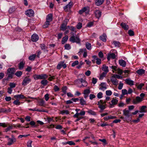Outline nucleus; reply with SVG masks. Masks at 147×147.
<instances>
[{"mask_svg":"<svg viewBox=\"0 0 147 147\" xmlns=\"http://www.w3.org/2000/svg\"><path fill=\"white\" fill-rule=\"evenodd\" d=\"M76 82H77L78 83H82V85L79 87L81 88L82 87H86L88 85V83L86 81V80L82 78H79L75 81Z\"/></svg>","mask_w":147,"mask_h":147,"instance_id":"obj_1","label":"nucleus"},{"mask_svg":"<svg viewBox=\"0 0 147 147\" xmlns=\"http://www.w3.org/2000/svg\"><path fill=\"white\" fill-rule=\"evenodd\" d=\"M15 68L13 67L9 68L7 71L8 79H11L13 77V75L15 72Z\"/></svg>","mask_w":147,"mask_h":147,"instance_id":"obj_2","label":"nucleus"},{"mask_svg":"<svg viewBox=\"0 0 147 147\" xmlns=\"http://www.w3.org/2000/svg\"><path fill=\"white\" fill-rule=\"evenodd\" d=\"M70 41L73 42H76L77 43H79L80 42V40L78 36H74V35L71 36L69 39Z\"/></svg>","mask_w":147,"mask_h":147,"instance_id":"obj_3","label":"nucleus"},{"mask_svg":"<svg viewBox=\"0 0 147 147\" xmlns=\"http://www.w3.org/2000/svg\"><path fill=\"white\" fill-rule=\"evenodd\" d=\"M31 80L29 76L25 77L24 79L22 84L24 86H26L31 82Z\"/></svg>","mask_w":147,"mask_h":147,"instance_id":"obj_4","label":"nucleus"},{"mask_svg":"<svg viewBox=\"0 0 147 147\" xmlns=\"http://www.w3.org/2000/svg\"><path fill=\"white\" fill-rule=\"evenodd\" d=\"M62 67H63V69H65L66 67V65L64 61H60L58 63L57 68V69L59 70Z\"/></svg>","mask_w":147,"mask_h":147,"instance_id":"obj_5","label":"nucleus"},{"mask_svg":"<svg viewBox=\"0 0 147 147\" xmlns=\"http://www.w3.org/2000/svg\"><path fill=\"white\" fill-rule=\"evenodd\" d=\"M16 142V139L13 136H12L11 138L8 139V142L7 144L11 145Z\"/></svg>","mask_w":147,"mask_h":147,"instance_id":"obj_6","label":"nucleus"},{"mask_svg":"<svg viewBox=\"0 0 147 147\" xmlns=\"http://www.w3.org/2000/svg\"><path fill=\"white\" fill-rule=\"evenodd\" d=\"M25 62L24 59H22L20 60V63L18 64V67L20 70L22 69L24 67Z\"/></svg>","mask_w":147,"mask_h":147,"instance_id":"obj_7","label":"nucleus"},{"mask_svg":"<svg viewBox=\"0 0 147 147\" xmlns=\"http://www.w3.org/2000/svg\"><path fill=\"white\" fill-rule=\"evenodd\" d=\"M107 85L105 82H102L99 85V89L104 91L107 89Z\"/></svg>","mask_w":147,"mask_h":147,"instance_id":"obj_8","label":"nucleus"},{"mask_svg":"<svg viewBox=\"0 0 147 147\" xmlns=\"http://www.w3.org/2000/svg\"><path fill=\"white\" fill-rule=\"evenodd\" d=\"M89 11V8L88 7H83L79 11V13L80 14H82L83 13L85 12L86 13H88Z\"/></svg>","mask_w":147,"mask_h":147,"instance_id":"obj_9","label":"nucleus"},{"mask_svg":"<svg viewBox=\"0 0 147 147\" xmlns=\"http://www.w3.org/2000/svg\"><path fill=\"white\" fill-rule=\"evenodd\" d=\"M68 21V20L67 19L65 20L61 26V29L62 30L64 31L66 29Z\"/></svg>","mask_w":147,"mask_h":147,"instance_id":"obj_10","label":"nucleus"},{"mask_svg":"<svg viewBox=\"0 0 147 147\" xmlns=\"http://www.w3.org/2000/svg\"><path fill=\"white\" fill-rule=\"evenodd\" d=\"M34 13V11L32 9H28L25 12L26 15L29 17L33 16Z\"/></svg>","mask_w":147,"mask_h":147,"instance_id":"obj_11","label":"nucleus"},{"mask_svg":"<svg viewBox=\"0 0 147 147\" xmlns=\"http://www.w3.org/2000/svg\"><path fill=\"white\" fill-rule=\"evenodd\" d=\"M111 80L113 85H117L118 84V81L113 75L111 77Z\"/></svg>","mask_w":147,"mask_h":147,"instance_id":"obj_12","label":"nucleus"},{"mask_svg":"<svg viewBox=\"0 0 147 147\" xmlns=\"http://www.w3.org/2000/svg\"><path fill=\"white\" fill-rule=\"evenodd\" d=\"M38 36L36 34H34L31 36V40L33 42H36L38 40Z\"/></svg>","mask_w":147,"mask_h":147,"instance_id":"obj_13","label":"nucleus"},{"mask_svg":"<svg viewBox=\"0 0 147 147\" xmlns=\"http://www.w3.org/2000/svg\"><path fill=\"white\" fill-rule=\"evenodd\" d=\"M126 83L130 86L134 85V81L130 78H128L125 80Z\"/></svg>","mask_w":147,"mask_h":147,"instance_id":"obj_14","label":"nucleus"},{"mask_svg":"<svg viewBox=\"0 0 147 147\" xmlns=\"http://www.w3.org/2000/svg\"><path fill=\"white\" fill-rule=\"evenodd\" d=\"M13 97L16 99H26L27 98L25 96H24V95L21 94L15 95Z\"/></svg>","mask_w":147,"mask_h":147,"instance_id":"obj_15","label":"nucleus"},{"mask_svg":"<svg viewBox=\"0 0 147 147\" xmlns=\"http://www.w3.org/2000/svg\"><path fill=\"white\" fill-rule=\"evenodd\" d=\"M94 13L97 18H99L100 17L101 15V12L99 10H96L94 11Z\"/></svg>","mask_w":147,"mask_h":147,"instance_id":"obj_16","label":"nucleus"},{"mask_svg":"<svg viewBox=\"0 0 147 147\" xmlns=\"http://www.w3.org/2000/svg\"><path fill=\"white\" fill-rule=\"evenodd\" d=\"M142 100V99L139 96H137L136 99L133 100V102L134 104H136L139 102H141Z\"/></svg>","mask_w":147,"mask_h":147,"instance_id":"obj_17","label":"nucleus"},{"mask_svg":"<svg viewBox=\"0 0 147 147\" xmlns=\"http://www.w3.org/2000/svg\"><path fill=\"white\" fill-rule=\"evenodd\" d=\"M115 57L116 55L114 53H110L108 55L107 58L108 60H109L111 59H115Z\"/></svg>","mask_w":147,"mask_h":147,"instance_id":"obj_18","label":"nucleus"},{"mask_svg":"<svg viewBox=\"0 0 147 147\" xmlns=\"http://www.w3.org/2000/svg\"><path fill=\"white\" fill-rule=\"evenodd\" d=\"M107 36L105 34L103 33L99 37L100 39L104 42H106L107 40Z\"/></svg>","mask_w":147,"mask_h":147,"instance_id":"obj_19","label":"nucleus"},{"mask_svg":"<svg viewBox=\"0 0 147 147\" xmlns=\"http://www.w3.org/2000/svg\"><path fill=\"white\" fill-rule=\"evenodd\" d=\"M83 52H84L83 56L84 57H86L87 56V52L86 49H80L78 53H79L80 54H81V53H83Z\"/></svg>","mask_w":147,"mask_h":147,"instance_id":"obj_20","label":"nucleus"},{"mask_svg":"<svg viewBox=\"0 0 147 147\" xmlns=\"http://www.w3.org/2000/svg\"><path fill=\"white\" fill-rule=\"evenodd\" d=\"M53 20V15L52 14L50 13L48 14L46 16V21L51 22Z\"/></svg>","mask_w":147,"mask_h":147,"instance_id":"obj_21","label":"nucleus"},{"mask_svg":"<svg viewBox=\"0 0 147 147\" xmlns=\"http://www.w3.org/2000/svg\"><path fill=\"white\" fill-rule=\"evenodd\" d=\"M123 115L127 117H129L130 116L129 111L126 109L123 111Z\"/></svg>","mask_w":147,"mask_h":147,"instance_id":"obj_22","label":"nucleus"},{"mask_svg":"<svg viewBox=\"0 0 147 147\" xmlns=\"http://www.w3.org/2000/svg\"><path fill=\"white\" fill-rule=\"evenodd\" d=\"M117 118L115 116H111L110 115L108 116H105L104 118V119L105 121H107L110 119H113Z\"/></svg>","mask_w":147,"mask_h":147,"instance_id":"obj_23","label":"nucleus"},{"mask_svg":"<svg viewBox=\"0 0 147 147\" xmlns=\"http://www.w3.org/2000/svg\"><path fill=\"white\" fill-rule=\"evenodd\" d=\"M97 105H98V108L100 109L101 112L106 108L105 105H104L100 104V102H98Z\"/></svg>","mask_w":147,"mask_h":147,"instance_id":"obj_24","label":"nucleus"},{"mask_svg":"<svg viewBox=\"0 0 147 147\" xmlns=\"http://www.w3.org/2000/svg\"><path fill=\"white\" fill-rule=\"evenodd\" d=\"M121 27L125 30H127L129 28L128 26L123 22L121 23Z\"/></svg>","mask_w":147,"mask_h":147,"instance_id":"obj_25","label":"nucleus"},{"mask_svg":"<svg viewBox=\"0 0 147 147\" xmlns=\"http://www.w3.org/2000/svg\"><path fill=\"white\" fill-rule=\"evenodd\" d=\"M120 65L123 67H125L126 65V62L123 60H120L119 61Z\"/></svg>","mask_w":147,"mask_h":147,"instance_id":"obj_26","label":"nucleus"},{"mask_svg":"<svg viewBox=\"0 0 147 147\" xmlns=\"http://www.w3.org/2000/svg\"><path fill=\"white\" fill-rule=\"evenodd\" d=\"M105 0H96L95 3L96 5L97 6H99L102 4L103 3Z\"/></svg>","mask_w":147,"mask_h":147,"instance_id":"obj_27","label":"nucleus"},{"mask_svg":"<svg viewBox=\"0 0 147 147\" xmlns=\"http://www.w3.org/2000/svg\"><path fill=\"white\" fill-rule=\"evenodd\" d=\"M102 70L103 71H104V72L106 73H108L109 71L108 67L105 65H103V67H102Z\"/></svg>","mask_w":147,"mask_h":147,"instance_id":"obj_28","label":"nucleus"},{"mask_svg":"<svg viewBox=\"0 0 147 147\" xmlns=\"http://www.w3.org/2000/svg\"><path fill=\"white\" fill-rule=\"evenodd\" d=\"M136 72L139 75H141L144 73L145 70L142 69H140L137 70Z\"/></svg>","mask_w":147,"mask_h":147,"instance_id":"obj_29","label":"nucleus"},{"mask_svg":"<svg viewBox=\"0 0 147 147\" xmlns=\"http://www.w3.org/2000/svg\"><path fill=\"white\" fill-rule=\"evenodd\" d=\"M36 56V54H33L30 55L28 59L30 60L33 61L34 60Z\"/></svg>","mask_w":147,"mask_h":147,"instance_id":"obj_30","label":"nucleus"},{"mask_svg":"<svg viewBox=\"0 0 147 147\" xmlns=\"http://www.w3.org/2000/svg\"><path fill=\"white\" fill-rule=\"evenodd\" d=\"M16 9V8L15 6H13L10 7L9 10V12L10 13H11L14 12Z\"/></svg>","mask_w":147,"mask_h":147,"instance_id":"obj_31","label":"nucleus"},{"mask_svg":"<svg viewBox=\"0 0 147 147\" xmlns=\"http://www.w3.org/2000/svg\"><path fill=\"white\" fill-rule=\"evenodd\" d=\"M68 39V36L67 35L65 36L64 37H63L62 40V44H64L67 40Z\"/></svg>","mask_w":147,"mask_h":147,"instance_id":"obj_32","label":"nucleus"},{"mask_svg":"<svg viewBox=\"0 0 147 147\" xmlns=\"http://www.w3.org/2000/svg\"><path fill=\"white\" fill-rule=\"evenodd\" d=\"M79 100L80 103L81 105H84L86 104V102L83 98H81Z\"/></svg>","mask_w":147,"mask_h":147,"instance_id":"obj_33","label":"nucleus"},{"mask_svg":"<svg viewBox=\"0 0 147 147\" xmlns=\"http://www.w3.org/2000/svg\"><path fill=\"white\" fill-rule=\"evenodd\" d=\"M147 107L146 106H142L141 107L140 109V113H145L146 111L145 109Z\"/></svg>","mask_w":147,"mask_h":147,"instance_id":"obj_34","label":"nucleus"},{"mask_svg":"<svg viewBox=\"0 0 147 147\" xmlns=\"http://www.w3.org/2000/svg\"><path fill=\"white\" fill-rule=\"evenodd\" d=\"M48 77L47 75L45 74L40 75V79H45Z\"/></svg>","mask_w":147,"mask_h":147,"instance_id":"obj_35","label":"nucleus"},{"mask_svg":"<svg viewBox=\"0 0 147 147\" xmlns=\"http://www.w3.org/2000/svg\"><path fill=\"white\" fill-rule=\"evenodd\" d=\"M50 22L46 21L45 24L43 25L42 27L44 28H47L50 24Z\"/></svg>","mask_w":147,"mask_h":147,"instance_id":"obj_36","label":"nucleus"},{"mask_svg":"<svg viewBox=\"0 0 147 147\" xmlns=\"http://www.w3.org/2000/svg\"><path fill=\"white\" fill-rule=\"evenodd\" d=\"M39 105L41 106H45V101L42 99H40L38 101Z\"/></svg>","mask_w":147,"mask_h":147,"instance_id":"obj_37","label":"nucleus"},{"mask_svg":"<svg viewBox=\"0 0 147 147\" xmlns=\"http://www.w3.org/2000/svg\"><path fill=\"white\" fill-rule=\"evenodd\" d=\"M48 83V81L46 80H43L41 81V84L44 85L46 86Z\"/></svg>","mask_w":147,"mask_h":147,"instance_id":"obj_38","label":"nucleus"},{"mask_svg":"<svg viewBox=\"0 0 147 147\" xmlns=\"http://www.w3.org/2000/svg\"><path fill=\"white\" fill-rule=\"evenodd\" d=\"M90 90L89 89H86L84 91L83 94L84 95H89L90 93Z\"/></svg>","mask_w":147,"mask_h":147,"instance_id":"obj_39","label":"nucleus"},{"mask_svg":"<svg viewBox=\"0 0 147 147\" xmlns=\"http://www.w3.org/2000/svg\"><path fill=\"white\" fill-rule=\"evenodd\" d=\"M36 108H35L34 109H29V110L31 111H37L38 112H45L46 111L45 110H40L39 109H36Z\"/></svg>","mask_w":147,"mask_h":147,"instance_id":"obj_40","label":"nucleus"},{"mask_svg":"<svg viewBox=\"0 0 147 147\" xmlns=\"http://www.w3.org/2000/svg\"><path fill=\"white\" fill-rule=\"evenodd\" d=\"M87 112L90 115H96V113L94 111H93L92 110H88L87 111Z\"/></svg>","mask_w":147,"mask_h":147,"instance_id":"obj_41","label":"nucleus"},{"mask_svg":"<svg viewBox=\"0 0 147 147\" xmlns=\"http://www.w3.org/2000/svg\"><path fill=\"white\" fill-rule=\"evenodd\" d=\"M118 102V100L114 98H113L111 101L112 104L113 105H115L117 104Z\"/></svg>","mask_w":147,"mask_h":147,"instance_id":"obj_42","label":"nucleus"},{"mask_svg":"<svg viewBox=\"0 0 147 147\" xmlns=\"http://www.w3.org/2000/svg\"><path fill=\"white\" fill-rule=\"evenodd\" d=\"M22 72L21 71H17L15 74V75L18 77H20L22 74Z\"/></svg>","mask_w":147,"mask_h":147,"instance_id":"obj_43","label":"nucleus"},{"mask_svg":"<svg viewBox=\"0 0 147 147\" xmlns=\"http://www.w3.org/2000/svg\"><path fill=\"white\" fill-rule=\"evenodd\" d=\"M76 27L78 29H80L82 27V24L81 23L79 22L77 25Z\"/></svg>","mask_w":147,"mask_h":147,"instance_id":"obj_44","label":"nucleus"},{"mask_svg":"<svg viewBox=\"0 0 147 147\" xmlns=\"http://www.w3.org/2000/svg\"><path fill=\"white\" fill-rule=\"evenodd\" d=\"M13 104L16 105H19L20 104V102L19 101L18 99H16L13 102Z\"/></svg>","mask_w":147,"mask_h":147,"instance_id":"obj_45","label":"nucleus"},{"mask_svg":"<svg viewBox=\"0 0 147 147\" xmlns=\"http://www.w3.org/2000/svg\"><path fill=\"white\" fill-rule=\"evenodd\" d=\"M33 78L35 80L40 79V75L34 74L33 75Z\"/></svg>","mask_w":147,"mask_h":147,"instance_id":"obj_46","label":"nucleus"},{"mask_svg":"<svg viewBox=\"0 0 147 147\" xmlns=\"http://www.w3.org/2000/svg\"><path fill=\"white\" fill-rule=\"evenodd\" d=\"M30 124L34 127H37L38 126V125H36L35 123L33 121H31L30 122Z\"/></svg>","mask_w":147,"mask_h":147,"instance_id":"obj_47","label":"nucleus"},{"mask_svg":"<svg viewBox=\"0 0 147 147\" xmlns=\"http://www.w3.org/2000/svg\"><path fill=\"white\" fill-rule=\"evenodd\" d=\"M93 22H90L87 24L86 27H90L93 26Z\"/></svg>","mask_w":147,"mask_h":147,"instance_id":"obj_48","label":"nucleus"},{"mask_svg":"<svg viewBox=\"0 0 147 147\" xmlns=\"http://www.w3.org/2000/svg\"><path fill=\"white\" fill-rule=\"evenodd\" d=\"M67 89V88L66 86H64L62 88V92L65 94L66 93V90Z\"/></svg>","mask_w":147,"mask_h":147,"instance_id":"obj_49","label":"nucleus"},{"mask_svg":"<svg viewBox=\"0 0 147 147\" xmlns=\"http://www.w3.org/2000/svg\"><path fill=\"white\" fill-rule=\"evenodd\" d=\"M128 33L130 36H133L134 35V32L131 30H128Z\"/></svg>","mask_w":147,"mask_h":147,"instance_id":"obj_50","label":"nucleus"},{"mask_svg":"<svg viewBox=\"0 0 147 147\" xmlns=\"http://www.w3.org/2000/svg\"><path fill=\"white\" fill-rule=\"evenodd\" d=\"M112 92L110 90H107L106 91V94L107 96H111L112 94Z\"/></svg>","mask_w":147,"mask_h":147,"instance_id":"obj_51","label":"nucleus"},{"mask_svg":"<svg viewBox=\"0 0 147 147\" xmlns=\"http://www.w3.org/2000/svg\"><path fill=\"white\" fill-rule=\"evenodd\" d=\"M107 73L105 72H103L102 74L100 75V79L102 80L103 78L105 76Z\"/></svg>","mask_w":147,"mask_h":147,"instance_id":"obj_52","label":"nucleus"},{"mask_svg":"<svg viewBox=\"0 0 147 147\" xmlns=\"http://www.w3.org/2000/svg\"><path fill=\"white\" fill-rule=\"evenodd\" d=\"M113 43L115 46H119L121 45L119 41H114L113 42Z\"/></svg>","mask_w":147,"mask_h":147,"instance_id":"obj_53","label":"nucleus"},{"mask_svg":"<svg viewBox=\"0 0 147 147\" xmlns=\"http://www.w3.org/2000/svg\"><path fill=\"white\" fill-rule=\"evenodd\" d=\"M102 93L101 92H99L97 95V98L100 99L102 97Z\"/></svg>","mask_w":147,"mask_h":147,"instance_id":"obj_54","label":"nucleus"},{"mask_svg":"<svg viewBox=\"0 0 147 147\" xmlns=\"http://www.w3.org/2000/svg\"><path fill=\"white\" fill-rule=\"evenodd\" d=\"M79 63V62L78 61H76L73 62L71 64V66L72 67H74L76 65H78Z\"/></svg>","mask_w":147,"mask_h":147,"instance_id":"obj_55","label":"nucleus"},{"mask_svg":"<svg viewBox=\"0 0 147 147\" xmlns=\"http://www.w3.org/2000/svg\"><path fill=\"white\" fill-rule=\"evenodd\" d=\"M9 86L10 88H13L16 87V84L14 83H10L9 84Z\"/></svg>","mask_w":147,"mask_h":147,"instance_id":"obj_56","label":"nucleus"},{"mask_svg":"<svg viewBox=\"0 0 147 147\" xmlns=\"http://www.w3.org/2000/svg\"><path fill=\"white\" fill-rule=\"evenodd\" d=\"M67 144H68L70 146L74 145H75V143L72 141H67Z\"/></svg>","mask_w":147,"mask_h":147,"instance_id":"obj_57","label":"nucleus"},{"mask_svg":"<svg viewBox=\"0 0 147 147\" xmlns=\"http://www.w3.org/2000/svg\"><path fill=\"white\" fill-rule=\"evenodd\" d=\"M122 94L125 95L128 94L127 91L126 89H123L122 90Z\"/></svg>","mask_w":147,"mask_h":147,"instance_id":"obj_58","label":"nucleus"},{"mask_svg":"<svg viewBox=\"0 0 147 147\" xmlns=\"http://www.w3.org/2000/svg\"><path fill=\"white\" fill-rule=\"evenodd\" d=\"M60 113L62 115H63L64 113H65L67 115L69 114V112L67 110H63L61 111Z\"/></svg>","mask_w":147,"mask_h":147,"instance_id":"obj_59","label":"nucleus"},{"mask_svg":"<svg viewBox=\"0 0 147 147\" xmlns=\"http://www.w3.org/2000/svg\"><path fill=\"white\" fill-rule=\"evenodd\" d=\"M32 141L31 140H29L27 142V146L28 147H32Z\"/></svg>","mask_w":147,"mask_h":147,"instance_id":"obj_60","label":"nucleus"},{"mask_svg":"<svg viewBox=\"0 0 147 147\" xmlns=\"http://www.w3.org/2000/svg\"><path fill=\"white\" fill-rule=\"evenodd\" d=\"M116 71H117V73L120 75H121L123 73L122 71L119 69H116Z\"/></svg>","mask_w":147,"mask_h":147,"instance_id":"obj_61","label":"nucleus"},{"mask_svg":"<svg viewBox=\"0 0 147 147\" xmlns=\"http://www.w3.org/2000/svg\"><path fill=\"white\" fill-rule=\"evenodd\" d=\"M11 99V98L10 96H5V100L7 101H9Z\"/></svg>","mask_w":147,"mask_h":147,"instance_id":"obj_62","label":"nucleus"},{"mask_svg":"<svg viewBox=\"0 0 147 147\" xmlns=\"http://www.w3.org/2000/svg\"><path fill=\"white\" fill-rule=\"evenodd\" d=\"M12 128L13 127L12 126H9L5 129V131L6 132H7L8 131L10 130L11 129H12Z\"/></svg>","mask_w":147,"mask_h":147,"instance_id":"obj_63","label":"nucleus"},{"mask_svg":"<svg viewBox=\"0 0 147 147\" xmlns=\"http://www.w3.org/2000/svg\"><path fill=\"white\" fill-rule=\"evenodd\" d=\"M54 90L55 92H57L59 90V88L57 86L55 85L54 87Z\"/></svg>","mask_w":147,"mask_h":147,"instance_id":"obj_64","label":"nucleus"}]
</instances>
